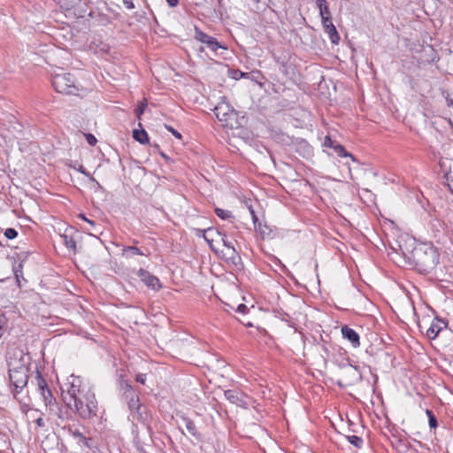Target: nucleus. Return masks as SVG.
Masks as SVG:
<instances>
[{
  "mask_svg": "<svg viewBox=\"0 0 453 453\" xmlns=\"http://www.w3.org/2000/svg\"><path fill=\"white\" fill-rule=\"evenodd\" d=\"M61 242L65 244L66 249L69 250L70 252L75 254L77 252L76 249V242L74 238L68 234L66 232L59 235Z\"/></svg>",
  "mask_w": 453,
  "mask_h": 453,
  "instance_id": "obj_17",
  "label": "nucleus"
},
{
  "mask_svg": "<svg viewBox=\"0 0 453 453\" xmlns=\"http://www.w3.org/2000/svg\"><path fill=\"white\" fill-rule=\"evenodd\" d=\"M343 375L349 380L350 382H356L360 379V374L355 366L349 365L342 370Z\"/></svg>",
  "mask_w": 453,
  "mask_h": 453,
  "instance_id": "obj_18",
  "label": "nucleus"
},
{
  "mask_svg": "<svg viewBox=\"0 0 453 453\" xmlns=\"http://www.w3.org/2000/svg\"><path fill=\"white\" fill-rule=\"evenodd\" d=\"M166 2L171 7H175L179 4V0H166Z\"/></svg>",
  "mask_w": 453,
  "mask_h": 453,
  "instance_id": "obj_41",
  "label": "nucleus"
},
{
  "mask_svg": "<svg viewBox=\"0 0 453 453\" xmlns=\"http://www.w3.org/2000/svg\"><path fill=\"white\" fill-rule=\"evenodd\" d=\"M426 413L428 417V422H429L430 428H436L438 426V423H437V419H436L434 414L433 413V411L427 409V410H426Z\"/></svg>",
  "mask_w": 453,
  "mask_h": 453,
  "instance_id": "obj_27",
  "label": "nucleus"
},
{
  "mask_svg": "<svg viewBox=\"0 0 453 453\" xmlns=\"http://www.w3.org/2000/svg\"><path fill=\"white\" fill-rule=\"evenodd\" d=\"M42 396L43 397L46 404H51L53 399L50 401V397L49 396V395L47 393H45V395H42Z\"/></svg>",
  "mask_w": 453,
  "mask_h": 453,
  "instance_id": "obj_40",
  "label": "nucleus"
},
{
  "mask_svg": "<svg viewBox=\"0 0 453 453\" xmlns=\"http://www.w3.org/2000/svg\"><path fill=\"white\" fill-rule=\"evenodd\" d=\"M257 229L259 231L261 235H265V229H262L261 223H258Z\"/></svg>",
  "mask_w": 453,
  "mask_h": 453,
  "instance_id": "obj_43",
  "label": "nucleus"
},
{
  "mask_svg": "<svg viewBox=\"0 0 453 453\" xmlns=\"http://www.w3.org/2000/svg\"><path fill=\"white\" fill-rule=\"evenodd\" d=\"M79 217H80L81 219H83L84 221H86V222H88V220H89V219H87V218L85 217V215H83V214H81Z\"/></svg>",
  "mask_w": 453,
  "mask_h": 453,
  "instance_id": "obj_44",
  "label": "nucleus"
},
{
  "mask_svg": "<svg viewBox=\"0 0 453 453\" xmlns=\"http://www.w3.org/2000/svg\"><path fill=\"white\" fill-rule=\"evenodd\" d=\"M224 395L231 403L238 406H242L246 403L244 401V395L239 390L227 389L224 392Z\"/></svg>",
  "mask_w": 453,
  "mask_h": 453,
  "instance_id": "obj_14",
  "label": "nucleus"
},
{
  "mask_svg": "<svg viewBox=\"0 0 453 453\" xmlns=\"http://www.w3.org/2000/svg\"><path fill=\"white\" fill-rule=\"evenodd\" d=\"M18 235V232L14 228H7L4 231V236L7 239L12 240L16 238Z\"/></svg>",
  "mask_w": 453,
  "mask_h": 453,
  "instance_id": "obj_29",
  "label": "nucleus"
},
{
  "mask_svg": "<svg viewBox=\"0 0 453 453\" xmlns=\"http://www.w3.org/2000/svg\"><path fill=\"white\" fill-rule=\"evenodd\" d=\"M123 254L127 257H133L135 255L144 256L145 253L135 246H128L123 249Z\"/></svg>",
  "mask_w": 453,
  "mask_h": 453,
  "instance_id": "obj_23",
  "label": "nucleus"
},
{
  "mask_svg": "<svg viewBox=\"0 0 453 453\" xmlns=\"http://www.w3.org/2000/svg\"><path fill=\"white\" fill-rule=\"evenodd\" d=\"M19 356L18 358L14 354L13 357H8L9 378L14 387L15 394L19 393L28 381V368L23 360L21 352H19Z\"/></svg>",
  "mask_w": 453,
  "mask_h": 453,
  "instance_id": "obj_4",
  "label": "nucleus"
},
{
  "mask_svg": "<svg viewBox=\"0 0 453 453\" xmlns=\"http://www.w3.org/2000/svg\"><path fill=\"white\" fill-rule=\"evenodd\" d=\"M250 214H251V218H252V220H253V223H254V226L255 227L257 228V225H258V219L255 213V211L250 208Z\"/></svg>",
  "mask_w": 453,
  "mask_h": 453,
  "instance_id": "obj_33",
  "label": "nucleus"
},
{
  "mask_svg": "<svg viewBox=\"0 0 453 453\" xmlns=\"http://www.w3.org/2000/svg\"><path fill=\"white\" fill-rule=\"evenodd\" d=\"M68 434L73 436L76 441L77 443L80 445H82L88 449H94L96 448L95 441L90 437H86L82 433H81L77 428H73L72 426H69L67 428Z\"/></svg>",
  "mask_w": 453,
  "mask_h": 453,
  "instance_id": "obj_9",
  "label": "nucleus"
},
{
  "mask_svg": "<svg viewBox=\"0 0 453 453\" xmlns=\"http://www.w3.org/2000/svg\"><path fill=\"white\" fill-rule=\"evenodd\" d=\"M446 327V323L438 319H434L430 326L426 329V334L430 340L435 339L439 333Z\"/></svg>",
  "mask_w": 453,
  "mask_h": 453,
  "instance_id": "obj_12",
  "label": "nucleus"
},
{
  "mask_svg": "<svg viewBox=\"0 0 453 453\" xmlns=\"http://www.w3.org/2000/svg\"><path fill=\"white\" fill-rule=\"evenodd\" d=\"M147 107V99L143 98L142 101H141L138 104V106L135 109V115L140 119L142 114H143L145 108Z\"/></svg>",
  "mask_w": 453,
  "mask_h": 453,
  "instance_id": "obj_26",
  "label": "nucleus"
},
{
  "mask_svg": "<svg viewBox=\"0 0 453 453\" xmlns=\"http://www.w3.org/2000/svg\"><path fill=\"white\" fill-rule=\"evenodd\" d=\"M57 92L66 95H76L79 91L74 76L69 73H55L51 80Z\"/></svg>",
  "mask_w": 453,
  "mask_h": 453,
  "instance_id": "obj_6",
  "label": "nucleus"
},
{
  "mask_svg": "<svg viewBox=\"0 0 453 453\" xmlns=\"http://www.w3.org/2000/svg\"><path fill=\"white\" fill-rule=\"evenodd\" d=\"M123 395L127 402L132 418L139 422H145L147 419L145 408L142 407L138 395L135 394L132 386L127 382H125Z\"/></svg>",
  "mask_w": 453,
  "mask_h": 453,
  "instance_id": "obj_5",
  "label": "nucleus"
},
{
  "mask_svg": "<svg viewBox=\"0 0 453 453\" xmlns=\"http://www.w3.org/2000/svg\"><path fill=\"white\" fill-rule=\"evenodd\" d=\"M214 211L219 218H220L221 219H224V220L231 219L234 218L232 212L228 210H224V209L216 207L214 209Z\"/></svg>",
  "mask_w": 453,
  "mask_h": 453,
  "instance_id": "obj_24",
  "label": "nucleus"
},
{
  "mask_svg": "<svg viewBox=\"0 0 453 453\" xmlns=\"http://www.w3.org/2000/svg\"><path fill=\"white\" fill-rule=\"evenodd\" d=\"M37 386L38 389L41 392V395H45L47 393L50 397V401L52 400L51 391L48 388V385L46 380L42 378L40 372H37L36 375Z\"/></svg>",
  "mask_w": 453,
  "mask_h": 453,
  "instance_id": "obj_20",
  "label": "nucleus"
},
{
  "mask_svg": "<svg viewBox=\"0 0 453 453\" xmlns=\"http://www.w3.org/2000/svg\"><path fill=\"white\" fill-rule=\"evenodd\" d=\"M34 250L28 249L24 250L20 249L19 252H15L12 257L14 260L12 265V271L16 279V281L19 285H20V279H23V266L24 263L27 261L29 255L33 254Z\"/></svg>",
  "mask_w": 453,
  "mask_h": 453,
  "instance_id": "obj_7",
  "label": "nucleus"
},
{
  "mask_svg": "<svg viewBox=\"0 0 453 453\" xmlns=\"http://www.w3.org/2000/svg\"><path fill=\"white\" fill-rule=\"evenodd\" d=\"M247 310H248L247 306L245 304L241 303L238 305L236 311L241 313H245Z\"/></svg>",
  "mask_w": 453,
  "mask_h": 453,
  "instance_id": "obj_37",
  "label": "nucleus"
},
{
  "mask_svg": "<svg viewBox=\"0 0 453 453\" xmlns=\"http://www.w3.org/2000/svg\"><path fill=\"white\" fill-rule=\"evenodd\" d=\"M346 438L350 444L358 449L362 448L364 441L361 437L357 435H348Z\"/></svg>",
  "mask_w": 453,
  "mask_h": 453,
  "instance_id": "obj_25",
  "label": "nucleus"
},
{
  "mask_svg": "<svg viewBox=\"0 0 453 453\" xmlns=\"http://www.w3.org/2000/svg\"><path fill=\"white\" fill-rule=\"evenodd\" d=\"M316 4L319 9V14L322 21L325 20V19H331V13L327 7L326 0H316Z\"/></svg>",
  "mask_w": 453,
  "mask_h": 453,
  "instance_id": "obj_19",
  "label": "nucleus"
},
{
  "mask_svg": "<svg viewBox=\"0 0 453 453\" xmlns=\"http://www.w3.org/2000/svg\"><path fill=\"white\" fill-rule=\"evenodd\" d=\"M35 423L40 427L45 426V422L42 417H39L38 418H36Z\"/></svg>",
  "mask_w": 453,
  "mask_h": 453,
  "instance_id": "obj_38",
  "label": "nucleus"
},
{
  "mask_svg": "<svg viewBox=\"0 0 453 453\" xmlns=\"http://www.w3.org/2000/svg\"><path fill=\"white\" fill-rule=\"evenodd\" d=\"M124 5L126 6L127 9L129 10L134 8V4L131 0H124Z\"/></svg>",
  "mask_w": 453,
  "mask_h": 453,
  "instance_id": "obj_36",
  "label": "nucleus"
},
{
  "mask_svg": "<svg viewBox=\"0 0 453 453\" xmlns=\"http://www.w3.org/2000/svg\"><path fill=\"white\" fill-rule=\"evenodd\" d=\"M88 223L91 226L92 230L95 233H89L90 229H85L90 235L96 236V234H101L102 231L96 226V224L92 220H88Z\"/></svg>",
  "mask_w": 453,
  "mask_h": 453,
  "instance_id": "obj_28",
  "label": "nucleus"
},
{
  "mask_svg": "<svg viewBox=\"0 0 453 453\" xmlns=\"http://www.w3.org/2000/svg\"><path fill=\"white\" fill-rule=\"evenodd\" d=\"M408 453H417V452L414 449H411V450H409Z\"/></svg>",
  "mask_w": 453,
  "mask_h": 453,
  "instance_id": "obj_45",
  "label": "nucleus"
},
{
  "mask_svg": "<svg viewBox=\"0 0 453 453\" xmlns=\"http://www.w3.org/2000/svg\"><path fill=\"white\" fill-rule=\"evenodd\" d=\"M336 143H334V142L331 139L330 136H326L325 139H324V142H323V146L324 147H328V148H334L335 146Z\"/></svg>",
  "mask_w": 453,
  "mask_h": 453,
  "instance_id": "obj_31",
  "label": "nucleus"
},
{
  "mask_svg": "<svg viewBox=\"0 0 453 453\" xmlns=\"http://www.w3.org/2000/svg\"><path fill=\"white\" fill-rule=\"evenodd\" d=\"M70 386L64 395V401L69 409L75 411L80 418L90 419L96 416L97 402L95 393L79 376H72Z\"/></svg>",
  "mask_w": 453,
  "mask_h": 453,
  "instance_id": "obj_1",
  "label": "nucleus"
},
{
  "mask_svg": "<svg viewBox=\"0 0 453 453\" xmlns=\"http://www.w3.org/2000/svg\"><path fill=\"white\" fill-rule=\"evenodd\" d=\"M88 143L91 146H95L97 142L96 138L92 134H85Z\"/></svg>",
  "mask_w": 453,
  "mask_h": 453,
  "instance_id": "obj_30",
  "label": "nucleus"
},
{
  "mask_svg": "<svg viewBox=\"0 0 453 453\" xmlns=\"http://www.w3.org/2000/svg\"><path fill=\"white\" fill-rule=\"evenodd\" d=\"M203 238L215 253H220L222 258L231 261L234 264H236V261L240 260V256L233 242L227 238L226 234L209 228L203 231Z\"/></svg>",
  "mask_w": 453,
  "mask_h": 453,
  "instance_id": "obj_3",
  "label": "nucleus"
},
{
  "mask_svg": "<svg viewBox=\"0 0 453 453\" xmlns=\"http://www.w3.org/2000/svg\"><path fill=\"white\" fill-rule=\"evenodd\" d=\"M322 24H323L325 32L328 35V36L330 38L331 42L334 44H338L339 41H340V35H339L334 25L333 24L331 19H325V20L322 21Z\"/></svg>",
  "mask_w": 453,
  "mask_h": 453,
  "instance_id": "obj_13",
  "label": "nucleus"
},
{
  "mask_svg": "<svg viewBox=\"0 0 453 453\" xmlns=\"http://www.w3.org/2000/svg\"><path fill=\"white\" fill-rule=\"evenodd\" d=\"M195 38L200 42L205 44L210 50L216 54H218V50L219 49L224 50H226V47L219 42L216 38L207 35L197 27L195 29Z\"/></svg>",
  "mask_w": 453,
  "mask_h": 453,
  "instance_id": "obj_8",
  "label": "nucleus"
},
{
  "mask_svg": "<svg viewBox=\"0 0 453 453\" xmlns=\"http://www.w3.org/2000/svg\"><path fill=\"white\" fill-rule=\"evenodd\" d=\"M445 99H446L447 105L449 107L453 108V96L449 95V94H447L446 96H445Z\"/></svg>",
  "mask_w": 453,
  "mask_h": 453,
  "instance_id": "obj_34",
  "label": "nucleus"
},
{
  "mask_svg": "<svg viewBox=\"0 0 453 453\" xmlns=\"http://www.w3.org/2000/svg\"><path fill=\"white\" fill-rule=\"evenodd\" d=\"M214 113L219 121L225 122L226 126L231 125L229 120L235 117V112L227 105H219L214 109Z\"/></svg>",
  "mask_w": 453,
  "mask_h": 453,
  "instance_id": "obj_11",
  "label": "nucleus"
},
{
  "mask_svg": "<svg viewBox=\"0 0 453 453\" xmlns=\"http://www.w3.org/2000/svg\"><path fill=\"white\" fill-rule=\"evenodd\" d=\"M138 276L141 280L151 289L159 290L161 288V284L158 278L152 275L150 272L144 269H140L138 271Z\"/></svg>",
  "mask_w": 453,
  "mask_h": 453,
  "instance_id": "obj_10",
  "label": "nucleus"
},
{
  "mask_svg": "<svg viewBox=\"0 0 453 453\" xmlns=\"http://www.w3.org/2000/svg\"><path fill=\"white\" fill-rule=\"evenodd\" d=\"M165 128L170 131L176 138L178 139H181V134L180 132H178L177 130H175L173 127H172L171 126H168V125H165Z\"/></svg>",
  "mask_w": 453,
  "mask_h": 453,
  "instance_id": "obj_32",
  "label": "nucleus"
},
{
  "mask_svg": "<svg viewBox=\"0 0 453 453\" xmlns=\"http://www.w3.org/2000/svg\"><path fill=\"white\" fill-rule=\"evenodd\" d=\"M79 172L88 177L90 176V174L84 169V167L82 165L80 166Z\"/></svg>",
  "mask_w": 453,
  "mask_h": 453,
  "instance_id": "obj_42",
  "label": "nucleus"
},
{
  "mask_svg": "<svg viewBox=\"0 0 453 453\" xmlns=\"http://www.w3.org/2000/svg\"><path fill=\"white\" fill-rule=\"evenodd\" d=\"M181 425L187 429L188 434L197 440H200L201 436L198 433L196 426L193 420L187 417H181Z\"/></svg>",
  "mask_w": 453,
  "mask_h": 453,
  "instance_id": "obj_16",
  "label": "nucleus"
},
{
  "mask_svg": "<svg viewBox=\"0 0 453 453\" xmlns=\"http://www.w3.org/2000/svg\"><path fill=\"white\" fill-rule=\"evenodd\" d=\"M133 137L134 140L139 142L142 144H145L149 142V137L145 130H134L133 132Z\"/></svg>",
  "mask_w": 453,
  "mask_h": 453,
  "instance_id": "obj_22",
  "label": "nucleus"
},
{
  "mask_svg": "<svg viewBox=\"0 0 453 453\" xmlns=\"http://www.w3.org/2000/svg\"><path fill=\"white\" fill-rule=\"evenodd\" d=\"M135 380L141 384H144L145 383V380H146V376L145 374H137L136 375V378H135Z\"/></svg>",
  "mask_w": 453,
  "mask_h": 453,
  "instance_id": "obj_35",
  "label": "nucleus"
},
{
  "mask_svg": "<svg viewBox=\"0 0 453 453\" xmlns=\"http://www.w3.org/2000/svg\"><path fill=\"white\" fill-rule=\"evenodd\" d=\"M339 157H350L353 162L359 164L358 160L350 153L347 152L345 148L341 144H335L333 148Z\"/></svg>",
  "mask_w": 453,
  "mask_h": 453,
  "instance_id": "obj_21",
  "label": "nucleus"
},
{
  "mask_svg": "<svg viewBox=\"0 0 453 453\" xmlns=\"http://www.w3.org/2000/svg\"><path fill=\"white\" fill-rule=\"evenodd\" d=\"M342 334L345 339L349 341L354 348L360 346L359 335L354 329L349 327L348 326H343L342 327Z\"/></svg>",
  "mask_w": 453,
  "mask_h": 453,
  "instance_id": "obj_15",
  "label": "nucleus"
},
{
  "mask_svg": "<svg viewBox=\"0 0 453 453\" xmlns=\"http://www.w3.org/2000/svg\"><path fill=\"white\" fill-rule=\"evenodd\" d=\"M5 321V318L3 315H0V338L3 335V324Z\"/></svg>",
  "mask_w": 453,
  "mask_h": 453,
  "instance_id": "obj_39",
  "label": "nucleus"
},
{
  "mask_svg": "<svg viewBox=\"0 0 453 453\" xmlns=\"http://www.w3.org/2000/svg\"><path fill=\"white\" fill-rule=\"evenodd\" d=\"M410 264L422 273H431L439 263V254L434 247L429 244L416 246L407 257Z\"/></svg>",
  "mask_w": 453,
  "mask_h": 453,
  "instance_id": "obj_2",
  "label": "nucleus"
}]
</instances>
